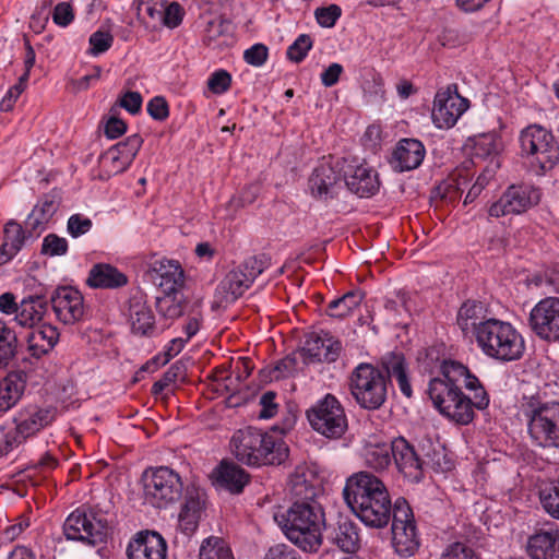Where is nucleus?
Instances as JSON below:
<instances>
[{"instance_id":"nucleus-1","label":"nucleus","mask_w":559,"mask_h":559,"mask_svg":"<svg viewBox=\"0 0 559 559\" xmlns=\"http://www.w3.org/2000/svg\"><path fill=\"white\" fill-rule=\"evenodd\" d=\"M420 372L435 376L428 383V395L435 408L457 425H468L475 408L489 405V395L479 379L462 362L445 356L444 352H418Z\"/></svg>"},{"instance_id":"nucleus-2","label":"nucleus","mask_w":559,"mask_h":559,"mask_svg":"<svg viewBox=\"0 0 559 559\" xmlns=\"http://www.w3.org/2000/svg\"><path fill=\"white\" fill-rule=\"evenodd\" d=\"M381 361L386 374L371 364L361 362L354 368L349 376L350 394L364 409H379L385 403L389 378L396 380L403 395L411 397L413 394L403 354L389 352Z\"/></svg>"},{"instance_id":"nucleus-3","label":"nucleus","mask_w":559,"mask_h":559,"mask_svg":"<svg viewBox=\"0 0 559 559\" xmlns=\"http://www.w3.org/2000/svg\"><path fill=\"white\" fill-rule=\"evenodd\" d=\"M350 511L368 527L382 530L388 526L394 504L388 487L378 476L358 472L346 479L343 489Z\"/></svg>"},{"instance_id":"nucleus-4","label":"nucleus","mask_w":559,"mask_h":559,"mask_svg":"<svg viewBox=\"0 0 559 559\" xmlns=\"http://www.w3.org/2000/svg\"><path fill=\"white\" fill-rule=\"evenodd\" d=\"M284 536L305 552H317L323 542L324 512L317 502L296 501L274 513Z\"/></svg>"},{"instance_id":"nucleus-5","label":"nucleus","mask_w":559,"mask_h":559,"mask_svg":"<svg viewBox=\"0 0 559 559\" xmlns=\"http://www.w3.org/2000/svg\"><path fill=\"white\" fill-rule=\"evenodd\" d=\"M229 448L239 462L251 466L281 464L288 455L282 439L253 427L235 431Z\"/></svg>"},{"instance_id":"nucleus-6","label":"nucleus","mask_w":559,"mask_h":559,"mask_svg":"<svg viewBox=\"0 0 559 559\" xmlns=\"http://www.w3.org/2000/svg\"><path fill=\"white\" fill-rule=\"evenodd\" d=\"M521 412L532 442L542 448H559V402H542L539 396H524Z\"/></svg>"},{"instance_id":"nucleus-7","label":"nucleus","mask_w":559,"mask_h":559,"mask_svg":"<svg viewBox=\"0 0 559 559\" xmlns=\"http://www.w3.org/2000/svg\"><path fill=\"white\" fill-rule=\"evenodd\" d=\"M521 155L536 175L554 168L559 159V147L550 131L539 124L523 129L519 136Z\"/></svg>"},{"instance_id":"nucleus-8","label":"nucleus","mask_w":559,"mask_h":559,"mask_svg":"<svg viewBox=\"0 0 559 559\" xmlns=\"http://www.w3.org/2000/svg\"><path fill=\"white\" fill-rule=\"evenodd\" d=\"M142 479L144 500L155 508H166L181 497V478L166 466L145 471Z\"/></svg>"},{"instance_id":"nucleus-9","label":"nucleus","mask_w":559,"mask_h":559,"mask_svg":"<svg viewBox=\"0 0 559 559\" xmlns=\"http://www.w3.org/2000/svg\"><path fill=\"white\" fill-rule=\"evenodd\" d=\"M306 416L313 430L326 438H340L347 429L344 407L331 393L318 400Z\"/></svg>"},{"instance_id":"nucleus-10","label":"nucleus","mask_w":559,"mask_h":559,"mask_svg":"<svg viewBox=\"0 0 559 559\" xmlns=\"http://www.w3.org/2000/svg\"><path fill=\"white\" fill-rule=\"evenodd\" d=\"M57 418L55 407H39L27 405L21 408L14 416L15 428L5 435V450H12L36 436L43 429L51 425Z\"/></svg>"},{"instance_id":"nucleus-11","label":"nucleus","mask_w":559,"mask_h":559,"mask_svg":"<svg viewBox=\"0 0 559 559\" xmlns=\"http://www.w3.org/2000/svg\"><path fill=\"white\" fill-rule=\"evenodd\" d=\"M391 520L392 545L396 554L402 557L413 556L419 548V537L413 510L404 498L395 500Z\"/></svg>"},{"instance_id":"nucleus-12","label":"nucleus","mask_w":559,"mask_h":559,"mask_svg":"<svg viewBox=\"0 0 559 559\" xmlns=\"http://www.w3.org/2000/svg\"><path fill=\"white\" fill-rule=\"evenodd\" d=\"M501 150V140L493 132L479 134L473 139L472 156L479 159L489 158V164L477 177L473 186L468 188L464 204L472 203L493 177L496 169L499 167L497 156Z\"/></svg>"},{"instance_id":"nucleus-13","label":"nucleus","mask_w":559,"mask_h":559,"mask_svg":"<svg viewBox=\"0 0 559 559\" xmlns=\"http://www.w3.org/2000/svg\"><path fill=\"white\" fill-rule=\"evenodd\" d=\"M476 341L481 349H523L524 338L507 321L489 318L476 330Z\"/></svg>"},{"instance_id":"nucleus-14","label":"nucleus","mask_w":559,"mask_h":559,"mask_svg":"<svg viewBox=\"0 0 559 559\" xmlns=\"http://www.w3.org/2000/svg\"><path fill=\"white\" fill-rule=\"evenodd\" d=\"M63 532L68 539L80 540L88 545L102 543L107 535L106 521L90 511L76 509L66 520Z\"/></svg>"},{"instance_id":"nucleus-15","label":"nucleus","mask_w":559,"mask_h":559,"mask_svg":"<svg viewBox=\"0 0 559 559\" xmlns=\"http://www.w3.org/2000/svg\"><path fill=\"white\" fill-rule=\"evenodd\" d=\"M262 273L255 259H250L231 270L222 280L215 290V302L226 306L236 301Z\"/></svg>"},{"instance_id":"nucleus-16","label":"nucleus","mask_w":559,"mask_h":559,"mask_svg":"<svg viewBox=\"0 0 559 559\" xmlns=\"http://www.w3.org/2000/svg\"><path fill=\"white\" fill-rule=\"evenodd\" d=\"M540 197V190L532 185H512L490 205L488 213L491 217L521 214L538 204Z\"/></svg>"},{"instance_id":"nucleus-17","label":"nucleus","mask_w":559,"mask_h":559,"mask_svg":"<svg viewBox=\"0 0 559 559\" xmlns=\"http://www.w3.org/2000/svg\"><path fill=\"white\" fill-rule=\"evenodd\" d=\"M468 108V100L455 90L439 91L433 100L431 118L438 129L452 128Z\"/></svg>"},{"instance_id":"nucleus-18","label":"nucleus","mask_w":559,"mask_h":559,"mask_svg":"<svg viewBox=\"0 0 559 559\" xmlns=\"http://www.w3.org/2000/svg\"><path fill=\"white\" fill-rule=\"evenodd\" d=\"M530 323L536 335L547 342H559V298L538 301L530 313Z\"/></svg>"},{"instance_id":"nucleus-19","label":"nucleus","mask_w":559,"mask_h":559,"mask_svg":"<svg viewBox=\"0 0 559 559\" xmlns=\"http://www.w3.org/2000/svg\"><path fill=\"white\" fill-rule=\"evenodd\" d=\"M44 352H32L28 357H22L20 370L10 372L0 381V411L8 412L22 399L26 389V371L31 369L26 364L34 365L40 359Z\"/></svg>"},{"instance_id":"nucleus-20","label":"nucleus","mask_w":559,"mask_h":559,"mask_svg":"<svg viewBox=\"0 0 559 559\" xmlns=\"http://www.w3.org/2000/svg\"><path fill=\"white\" fill-rule=\"evenodd\" d=\"M141 145L142 139L138 134L130 135L126 141L112 145L99 157L102 169L108 177L124 171L132 164Z\"/></svg>"},{"instance_id":"nucleus-21","label":"nucleus","mask_w":559,"mask_h":559,"mask_svg":"<svg viewBox=\"0 0 559 559\" xmlns=\"http://www.w3.org/2000/svg\"><path fill=\"white\" fill-rule=\"evenodd\" d=\"M51 305L57 319L63 324H74L85 313L82 294L71 286L57 288L51 297Z\"/></svg>"},{"instance_id":"nucleus-22","label":"nucleus","mask_w":559,"mask_h":559,"mask_svg":"<svg viewBox=\"0 0 559 559\" xmlns=\"http://www.w3.org/2000/svg\"><path fill=\"white\" fill-rule=\"evenodd\" d=\"M347 188L360 198H369L380 187L377 171L365 162L353 160L344 169Z\"/></svg>"},{"instance_id":"nucleus-23","label":"nucleus","mask_w":559,"mask_h":559,"mask_svg":"<svg viewBox=\"0 0 559 559\" xmlns=\"http://www.w3.org/2000/svg\"><path fill=\"white\" fill-rule=\"evenodd\" d=\"M128 559H166L167 543L155 531L136 533L127 547Z\"/></svg>"},{"instance_id":"nucleus-24","label":"nucleus","mask_w":559,"mask_h":559,"mask_svg":"<svg viewBox=\"0 0 559 559\" xmlns=\"http://www.w3.org/2000/svg\"><path fill=\"white\" fill-rule=\"evenodd\" d=\"M148 272L163 293L182 292L186 277L178 261L154 259L148 264Z\"/></svg>"},{"instance_id":"nucleus-25","label":"nucleus","mask_w":559,"mask_h":559,"mask_svg":"<svg viewBox=\"0 0 559 559\" xmlns=\"http://www.w3.org/2000/svg\"><path fill=\"white\" fill-rule=\"evenodd\" d=\"M426 156V148L417 139H401L390 158L392 168L399 173L418 168Z\"/></svg>"},{"instance_id":"nucleus-26","label":"nucleus","mask_w":559,"mask_h":559,"mask_svg":"<svg viewBox=\"0 0 559 559\" xmlns=\"http://www.w3.org/2000/svg\"><path fill=\"white\" fill-rule=\"evenodd\" d=\"M392 457L397 469L409 480L418 481L423 474V461L414 447L400 437L392 441Z\"/></svg>"},{"instance_id":"nucleus-27","label":"nucleus","mask_w":559,"mask_h":559,"mask_svg":"<svg viewBox=\"0 0 559 559\" xmlns=\"http://www.w3.org/2000/svg\"><path fill=\"white\" fill-rule=\"evenodd\" d=\"M526 551L532 559H559V528H539L528 536Z\"/></svg>"},{"instance_id":"nucleus-28","label":"nucleus","mask_w":559,"mask_h":559,"mask_svg":"<svg viewBox=\"0 0 559 559\" xmlns=\"http://www.w3.org/2000/svg\"><path fill=\"white\" fill-rule=\"evenodd\" d=\"M288 484L292 495L301 501L314 502L322 491L320 477L308 466H297Z\"/></svg>"},{"instance_id":"nucleus-29","label":"nucleus","mask_w":559,"mask_h":559,"mask_svg":"<svg viewBox=\"0 0 559 559\" xmlns=\"http://www.w3.org/2000/svg\"><path fill=\"white\" fill-rule=\"evenodd\" d=\"M341 182L340 173L331 164L322 163L314 168L309 179V189L314 197L333 198L341 188Z\"/></svg>"},{"instance_id":"nucleus-30","label":"nucleus","mask_w":559,"mask_h":559,"mask_svg":"<svg viewBox=\"0 0 559 559\" xmlns=\"http://www.w3.org/2000/svg\"><path fill=\"white\" fill-rule=\"evenodd\" d=\"M128 283V277L111 264H95L87 277V284L94 288H119Z\"/></svg>"},{"instance_id":"nucleus-31","label":"nucleus","mask_w":559,"mask_h":559,"mask_svg":"<svg viewBox=\"0 0 559 559\" xmlns=\"http://www.w3.org/2000/svg\"><path fill=\"white\" fill-rule=\"evenodd\" d=\"M129 322L133 334L152 335L155 318L152 309L141 298H132L129 307Z\"/></svg>"},{"instance_id":"nucleus-32","label":"nucleus","mask_w":559,"mask_h":559,"mask_svg":"<svg viewBox=\"0 0 559 559\" xmlns=\"http://www.w3.org/2000/svg\"><path fill=\"white\" fill-rule=\"evenodd\" d=\"M59 203L51 195H45L33 207L27 215L25 225L31 231L41 233L57 212Z\"/></svg>"},{"instance_id":"nucleus-33","label":"nucleus","mask_w":559,"mask_h":559,"mask_svg":"<svg viewBox=\"0 0 559 559\" xmlns=\"http://www.w3.org/2000/svg\"><path fill=\"white\" fill-rule=\"evenodd\" d=\"M47 311V301L39 296H28L19 302L14 320L21 326L32 328L39 323Z\"/></svg>"},{"instance_id":"nucleus-34","label":"nucleus","mask_w":559,"mask_h":559,"mask_svg":"<svg viewBox=\"0 0 559 559\" xmlns=\"http://www.w3.org/2000/svg\"><path fill=\"white\" fill-rule=\"evenodd\" d=\"M216 483L233 493H239L249 481V475L234 463L222 462L215 471Z\"/></svg>"},{"instance_id":"nucleus-35","label":"nucleus","mask_w":559,"mask_h":559,"mask_svg":"<svg viewBox=\"0 0 559 559\" xmlns=\"http://www.w3.org/2000/svg\"><path fill=\"white\" fill-rule=\"evenodd\" d=\"M25 234L20 224L11 221L5 224L3 243L0 247V265L9 262L22 249Z\"/></svg>"},{"instance_id":"nucleus-36","label":"nucleus","mask_w":559,"mask_h":559,"mask_svg":"<svg viewBox=\"0 0 559 559\" xmlns=\"http://www.w3.org/2000/svg\"><path fill=\"white\" fill-rule=\"evenodd\" d=\"M362 457L368 467L378 472L386 469L392 462V442H367Z\"/></svg>"},{"instance_id":"nucleus-37","label":"nucleus","mask_w":559,"mask_h":559,"mask_svg":"<svg viewBox=\"0 0 559 559\" xmlns=\"http://www.w3.org/2000/svg\"><path fill=\"white\" fill-rule=\"evenodd\" d=\"M333 540L344 551L343 555H355L360 547L359 528L350 521L340 522ZM338 555L333 554L332 558L337 559Z\"/></svg>"},{"instance_id":"nucleus-38","label":"nucleus","mask_w":559,"mask_h":559,"mask_svg":"<svg viewBox=\"0 0 559 559\" xmlns=\"http://www.w3.org/2000/svg\"><path fill=\"white\" fill-rule=\"evenodd\" d=\"M487 320L486 309L481 302L466 301L462 305L457 313V325L460 329L467 333L473 331L476 335V330Z\"/></svg>"},{"instance_id":"nucleus-39","label":"nucleus","mask_w":559,"mask_h":559,"mask_svg":"<svg viewBox=\"0 0 559 559\" xmlns=\"http://www.w3.org/2000/svg\"><path fill=\"white\" fill-rule=\"evenodd\" d=\"M202 509V502L198 498L189 497L185 501L178 515V527L183 534L191 535L195 532Z\"/></svg>"},{"instance_id":"nucleus-40","label":"nucleus","mask_w":559,"mask_h":559,"mask_svg":"<svg viewBox=\"0 0 559 559\" xmlns=\"http://www.w3.org/2000/svg\"><path fill=\"white\" fill-rule=\"evenodd\" d=\"M364 299V294L359 290H352L343 295L341 298L329 302L326 314L335 319H344L353 313L359 307Z\"/></svg>"},{"instance_id":"nucleus-41","label":"nucleus","mask_w":559,"mask_h":559,"mask_svg":"<svg viewBox=\"0 0 559 559\" xmlns=\"http://www.w3.org/2000/svg\"><path fill=\"white\" fill-rule=\"evenodd\" d=\"M200 559H235L228 543L218 536L205 538L199 550Z\"/></svg>"},{"instance_id":"nucleus-42","label":"nucleus","mask_w":559,"mask_h":559,"mask_svg":"<svg viewBox=\"0 0 559 559\" xmlns=\"http://www.w3.org/2000/svg\"><path fill=\"white\" fill-rule=\"evenodd\" d=\"M341 342L331 332L312 330L304 334L299 349H340Z\"/></svg>"},{"instance_id":"nucleus-43","label":"nucleus","mask_w":559,"mask_h":559,"mask_svg":"<svg viewBox=\"0 0 559 559\" xmlns=\"http://www.w3.org/2000/svg\"><path fill=\"white\" fill-rule=\"evenodd\" d=\"M186 297L182 292L163 293L156 299L158 313L168 319H175L182 314Z\"/></svg>"},{"instance_id":"nucleus-44","label":"nucleus","mask_w":559,"mask_h":559,"mask_svg":"<svg viewBox=\"0 0 559 559\" xmlns=\"http://www.w3.org/2000/svg\"><path fill=\"white\" fill-rule=\"evenodd\" d=\"M186 12L182 5L176 1L166 4L160 11V19H155L153 23H159L170 29L178 27L183 20Z\"/></svg>"},{"instance_id":"nucleus-45","label":"nucleus","mask_w":559,"mask_h":559,"mask_svg":"<svg viewBox=\"0 0 559 559\" xmlns=\"http://www.w3.org/2000/svg\"><path fill=\"white\" fill-rule=\"evenodd\" d=\"M473 164H475L473 159L466 160L454 169L449 178V187L457 192H464L474 176L471 169Z\"/></svg>"},{"instance_id":"nucleus-46","label":"nucleus","mask_w":559,"mask_h":559,"mask_svg":"<svg viewBox=\"0 0 559 559\" xmlns=\"http://www.w3.org/2000/svg\"><path fill=\"white\" fill-rule=\"evenodd\" d=\"M168 0H132V7L136 10L139 19L147 16L151 22L160 19V11Z\"/></svg>"},{"instance_id":"nucleus-47","label":"nucleus","mask_w":559,"mask_h":559,"mask_svg":"<svg viewBox=\"0 0 559 559\" xmlns=\"http://www.w3.org/2000/svg\"><path fill=\"white\" fill-rule=\"evenodd\" d=\"M313 40L310 35L301 34L287 48V58L295 62L302 61L312 48Z\"/></svg>"},{"instance_id":"nucleus-48","label":"nucleus","mask_w":559,"mask_h":559,"mask_svg":"<svg viewBox=\"0 0 559 559\" xmlns=\"http://www.w3.org/2000/svg\"><path fill=\"white\" fill-rule=\"evenodd\" d=\"M114 43V36L108 31L98 29L94 32L88 39L91 56H99L106 52Z\"/></svg>"},{"instance_id":"nucleus-49","label":"nucleus","mask_w":559,"mask_h":559,"mask_svg":"<svg viewBox=\"0 0 559 559\" xmlns=\"http://www.w3.org/2000/svg\"><path fill=\"white\" fill-rule=\"evenodd\" d=\"M68 252V240L56 234H48L41 243V253L49 257L64 255Z\"/></svg>"},{"instance_id":"nucleus-50","label":"nucleus","mask_w":559,"mask_h":559,"mask_svg":"<svg viewBox=\"0 0 559 559\" xmlns=\"http://www.w3.org/2000/svg\"><path fill=\"white\" fill-rule=\"evenodd\" d=\"M341 15L342 10L336 4L318 8L314 11V16L318 24L325 28L333 27L336 24L337 20L341 17Z\"/></svg>"},{"instance_id":"nucleus-51","label":"nucleus","mask_w":559,"mask_h":559,"mask_svg":"<svg viewBox=\"0 0 559 559\" xmlns=\"http://www.w3.org/2000/svg\"><path fill=\"white\" fill-rule=\"evenodd\" d=\"M230 84L231 75L225 70H216L207 79L209 90L216 95L226 93Z\"/></svg>"},{"instance_id":"nucleus-52","label":"nucleus","mask_w":559,"mask_h":559,"mask_svg":"<svg viewBox=\"0 0 559 559\" xmlns=\"http://www.w3.org/2000/svg\"><path fill=\"white\" fill-rule=\"evenodd\" d=\"M27 81V73H24L19 82L11 86L4 96L2 97L0 102V110L1 111H10L13 107L15 102L19 99L23 91L25 90L26 82Z\"/></svg>"},{"instance_id":"nucleus-53","label":"nucleus","mask_w":559,"mask_h":559,"mask_svg":"<svg viewBox=\"0 0 559 559\" xmlns=\"http://www.w3.org/2000/svg\"><path fill=\"white\" fill-rule=\"evenodd\" d=\"M440 559H477L474 550L463 543H452L441 552Z\"/></svg>"},{"instance_id":"nucleus-54","label":"nucleus","mask_w":559,"mask_h":559,"mask_svg":"<svg viewBox=\"0 0 559 559\" xmlns=\"http://www.w3.org/2000/svg\"><path fill=\"white\" fill-rule=\"evenodd\" d=\"M269 57V49L263 44H254L250 48L243 51L245 61L252 66L260 68L262 67Z\"/></svg>"},{"instance_id":"nucleus-55","label":"nucleus","mask_w":559,"mask_h":559,"mask_svg":"<svg viewBox=\"0 0 559 559\" xmlns=\"http://www.w3.org/2000/svg\"><path fill=\"white\" fill-rule=\"evenodd\" d=\"M75 17L74 10L69 2L58 3L52 11V21L59 27L69 26Z\"/></svg>"},{"instance_id":"nucleus-56","label":"nucleus","mask_w":559,"mask_h":559,"mask_svg":"<svg viewBox=\"0 0 559 559\" xmlns=\"http://www.w3.org/2000/svg\"><path fill=\"white\" fill-rule=\"evenodd\" d=\"M262 559H304L302 556L287 544H276L271 546Z\"/></svg>"},{"instance_id":"nucleus-57","label":"nucleus","mask_w":559,"mask_h":559,"mask_svg":"<svg viewBox=\"0 0 559 559\" xmlns=\"http://www.w3.org/2000/svg\"><path fill=\"white\" fill-rule=\"evenodd\" d=\"M92 221L80 214H73L69 217L67 229L68 233L73 237L78 238L88 233L92 228Z\"/></svg>"},{"instance_id":"nucleus-58","label":"nucleus","mask_w":559,"mask_h":559,"mask_svg":"<svg viewBox=\"0 0 559 559\" xmlns=\"http://www.w3.org/2000/svg\"><path fill=\"white\" fill-rule=\"evenodd\" d=\"M200 322L197 318H192L183 328V335L175 337L170 341V345L167 349H174L175 347L182 348L187 343L199 332Z\"/></svg>"},{"instance_id":"nucleus-59","label":"nucleus","mask_w":559,"mask_h":559,"mask_svg":"<svg viewBox=\"0 0 559 559\" xmlns=\"http://www.w3.org/2000/svg\"><path fill=\"white\" fill-rule=\"evenodd\" d=\"M276 394L273 391L263 393L260 397L261 409L259 412V418L270 419L274 417L278 409V404L275 402Z\"/></svg>"},{"instance_id":"nucleus-60","label":"nucleus","mask_w":559,"mask_h":559,"mask_svg":"<svg viewBox=\"0 0 559 559\" xmlns=\"http://www.w3.org/2000/svg\"><path fill=\"white\" fill-rule=\"evenodd\" d=\"M147 112L155 120H164L169 115L166 100L160 96L153 97L147 104Z\"/></svg>"},{"instance_id":"nucleus-61","label":"nucleus","mask_w":559,"mask_h":559,"mask_svg":"<svg viewBox=\"0 0 559 559\" xmlns=\"http://www.w3.org/2000/svg\"><path fill=\"white\" fill-rule=\"evenodd\" d=\"M231 373L235 374L237 380L247 379L254 366L249 357H239L237 360H231Z\"/></svg>"},{"instance_id":"nucleus-62","label":"nucleus","mask_w":559,"mask_h":559,"mask_svg":"<svg viewBox=\"0 0 559 559\" xmlns=\"http://www.w3.org/2000/svg\"><path fill=\"white\" fill-rule=\"evenodd\" d=\"M29 523L26 520H21L17 523L11 524L0 533V546L15 540L22 532L28 527Z\"/></svg>"},{"instance_id":"nucleus-63","label":"nucleus","mask_w":559,"mask_h":559,"mask_svg":"<svg viewBox=\"0 0 559 559\" xmlns=\"http://www.w3.org/2000/svg\"><path fill=\"white\" fill-rule=\"evenodd\" d=\"M142 96L138 92H127L120 98V106L134 115L140 111L142 106Z\"/></svg>"},{"instance_id":"nucleus-64","label":"nucleus","mask_w":559,"mask_h":559,"mask_svg":"<svg viewBox=\"0 0 559 559\" xmlns=\"http://www.w3.org/2000/svg\"><path fill=\"white\" fill-rule=\"evenodd\" d=\"M343 73V67L340 63H331L320 75L321 82L325 87L334 86L341 74Z\"/></svg>"}]
</instances>
